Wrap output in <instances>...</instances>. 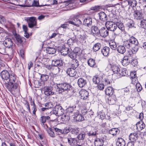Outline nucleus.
<instances>
[{"instance_id":"f257e3e1","label":"nucleus","mask_w":146,"mask_h":146,"mask_svg":"<svg viewBox=\"0 0 146 146\" xmlns=\"http://www.w3.org/2000/svg\"><path fill=\"white\" fill-rule=\"evenodd\" d=\"M1 76L3 80L7 81L5 84V87L12 94L14 95L19 90L20 82L13 72L3 70L1 73Z\"/></svg>"},{"instance_id":"f03ea898","label":"nucleus","mask_w":146,"mask_h":146,"mask_svg":"<svg viewBox=\"0 0 146 146\" xmlns=\"http://www.w3.org/2000/svg\"><path fill=\"white\" fill-rule=\"evenodd\" d=\"M56 86L57 87V90L59 93L64 92H68L70 90L72 87L70 84L66 83L57 84Z\"/></svg>"},{"instance_id":"7ed1b4c3","label":"nucleus","mask_w":146,"mask_h":146,"mask_svg":"<svg viewBox=\"0 0 146 146\" xmlns=\"http://www.w3.org/2000/svg\"><path fill=\"white\" fill-rule=\"evenodd\" d=\"M137 39L134 36H131L129 38L123 42V45L127 48L131 49L135 44H137Z\"/></svg>"},{"instance_id":"20e7f679","label":"nucleus","mask_w":146,"mask_h":146,"mask_svg":"<svg viewBox=\"0 0 146 146\" xmlns=\"http://www.w3.org/2000/svg\"><path fill=\"white\" fill-rule=\"evenodd\" d=\"M79 16L76 15L72 18H70L68 20L69 23L77 27H79L82 24V22L79 19Z\"/></svg>"},{"instance_id":"39448f33","label":"nucleus","mask_w":146,"mask_h":146,"mask_svg":"<svg viewBox=\"0 0 146 146\" xmlns=\"http://www.w3.org/2000/svg\"><path fill=\"white\" fill-rule=\"evenodd\" d=\"M3 44L5 47L14 49L15 44L11 38H7L5 39L3 42Z\"/></svg>"},{"instance_id":"423d86ee","label":"nucleus","mask_w":146,"mask_h":146,"mask_svg":"<svg viewBox=\"0 0 146 146\" xmlns=\"http://www.w3.org/2000/svg\"><path fill=\"white\" fill-rule=\"evenodd\" d=\"M27 21L28 23V27L30 28H32L37 25L36 20L35 17H27Z\"/></svg>"},{"instance_id":"0eeeda50","label":"nucleus","mask_w":146,"mask_h":146,"mask_svg":"<svg viewBox=\"0 0 146 146\" xmlns=\"http://www.w3.org/2000/svg\"><path fill=\"white\" fill-rule=\"evenodd\" d=\"M64 110L60 105H56L54 110V113L57 116L62 115L64 113Z\"/></svg>"},{"instance_id":"6e6552de","label":"nucleus","mask_w":146,"mask_h":146,"mask_svg":"<svg viewBox=\"0 0 146 146\" xmlns=\"http://www.w3.org/2000/svg\"><path fill=\"white\" fill-rule=\"evenodd\" d=\"M105 24L106 28L109 31L110 30L115 33L117 29V26L113 21H108L105 22Z\"/></svg>"},{"instance_id":"1a4fd4ad","label":"nucleus","mask_w":146,"mask_h":146,"mask_svg":"<svg viewBox=\"0 0 146 146\" xmlns=\"http://www.w3.org/2000/svg\"><path fill=\"white\" fill-rule=\"evenodd\" d=\"M116 26H117V29L115 32V34L118 35L121 32L124 33L125 32V27L123 23L121 22H120L116 24Z\"/></svg>"},{"instance_id":"9d476101","label":"nucleus","mask_w":146,"mask_h":146,"mask_svg":"<svg viewBox=\"0 0 146 146\" xmlns=\"http://www.w3.org/2000/svg\"><path fill=\"white\" fill-rule=\"evenodd\" d=\"M78 110V108H76V106H69L66 110V113L67 114H69L70 116H74V115Z\"/></svg>"},{"instance_id":"9b49d317","label":"nucleus","mask_w":146,"mask_h":146,"mask_svg":"<svg viewBox=\"0 0 146 146\" xmlns=\"http://www.w3.org/2000/svg\"><path fill=\"white\" fill-rule=\"evenodd\" d=\"M109 31L107 28L104 27H102L100 29L99 36H101L103 37H106L109 35Z\"/></svg>"},{"instance_id":"f8f14e48","label":"nucleus","mask_w":146,"mask_h":146,"mask_svg":"<svg viewBox=\"0 0 146 146\" xmlns=\"http://www.w3.org/2000/svg\"><path fill=\"white\" fill-rule=\"evenodd\" d=\"M133 15L134 19L137 20H141L143 18V13L141 10L135 11Z\"/></svg>"},{"instance_id":"ddd939ff","label":"nucleus","mask_w":146,"mask_h":146,"mask_svg":"<svg viewBox=\"0 0 146 146\" xmlns=\"http://www.w3.org/2000/svg\"><path fill=\"white\" fill-rule=\"evenodd\" d=\"M44 94L46 96L52 95L54 94L52 92L53 88L51 86H45L43 89Z\"/></svg>"},{"instance_id":"4468645a","label":"nucleus","mask_w":146,"mask_h":146,"mask_svg":"<svg viewBox=\"0 0 146 146\" xmlns=\"http://www.w3.org/2000/svg\"><path fill=\"white\" fill-rule=\"evenodd\" d=\"M92 23V19L90 17L85 18L83 20V25L88 27L90 26Z\"/></svg>"},{"instance_id":"2eb2a0df","label":"nucleus","mask_w":146,"mask_h":146,"mask_svg":"<svg viewBox=\"0 0 146 146\" xmlns=\"http://www.w3.org/2000/svg\"><path fill=\"white\" fill-rule=\"evenodd\" d=\"M73 116V118L76 120V121H81L84 119L83 116L80 114L79 110L76 112Z\"/></svg>"},{"instance_id":"dca6fc26","label":"nucleus","mask_w":146,"mask_h":146,"mask_svg":"<svg viewBox=\"0 0 146 146\" xmlns=\"http://www.w3.org/2000/svg\"><path fill=\"white\" fill-rule=\"evenodd\" d=\"M130 62V57L127 56H124L123 59L121 60V62L122 65L126 66L129 64Z\"/></svg>"},{"instance_id":"f3484780","label":"nucleus","mask_w":146,"mask_h":146,"mask_svg":"<svg viewBox=\"0 0 146 146\" xmlns=\"http://www.w3.org/2000/svg\"><path fill=\"white\" fill-rule=\"evenodd\" d=\"M86 131L85 130L81 129L77 135L76 138L79 139L84 140L85 139Z\"/></svg>"},{"instance_id":"a211bd4d","label":"nucleus","mask_w":146,"mask_h":146,"mask_svg":"<svg viewBox=\"0 0 146 146\" xmlns=\"http://www.w3.org/2000/svg\"><path fill=\"white\" fill-rule=\"evenodd\" d=\"M66 73L69 76L73 77L76 76L77 72L75 69L68 68L66 70Z\"/></svg>"},{"instance_id":"6ab92c4d","label":"nucleus","mask_w":146,"mask_h":146,"mask_svg":"<svg viewBox=\"0 0 146 146\" xmlns=\"http://www.w3.org/2000/svg\"><path fill=\"white\" fill-rule=\"evenodd\" d=\"M91 29L92 33L94 36L96 35L97 36H99L100 29H98V27L92 26L91 27Z\"/></svg>"},{"instance_id":"aec40b11","label":"nucleus","mask_w":146,"mask_h":146,"mask_svg":"<svg viewBox=\"0 0 146 146\" xmlns=\"http://www.w3.org/2000/svg\"><path fill=\"white\" fill-rule=\"evenodd\" d=\"M99 19L101 21L105 22L107 21L108 17L107 15L104 12H101L98 13Z\"/></svg>"},{"instance_id":"412c9836","label":"nucleus","mask_w":146,"mask_h":146,"mask_svg":"<svg viewBox=\"0 0 146 146\" xmlns=\"http://www.w3.org/2000/svg\"><path fill=\"white\" fill-rule=\"evenodd\" d=\"M110 48L107 46L103 47L101 49V52L103 55L106 57L108 56L110 54Z\"/></svg>"},{"instance_id":"4be33fe9","label":"nucleus","mask_w":146,"mask_h":146,"mask_svg":"<svg viewBox=\"0 0 146 146\" xmlns=\"http://www.w3.org/2000/svg\"><path fill=\"white\" fill-rule=\"evenodd\" d=\"M80 88H82L85 86L87 84L86 80L83 78H79L77 82Z\"/></svg>"},{"instance_id":"5701e85b","label":"nucleus","mask_w":146,"mask_h":146,"mask_svg":"<svg viewBox=\"0 0 146 146\" xmlns=\"http://www.w3.org/2000/svg\"><path fill=\"white\" fill-rule=\"evenodd\" d=\"M15 36L18 44H22L24 41L25 40V38L24 37H21L18 34H16Z\"/></svg>"},{"instance_id":"b1692460","label":"nucleus","mask_w":146,"mask_h":146,"mask_svg":"<svg viewBox=\"0 0 146 146\" xmlns=\"http://www.w3.org/2000/svg\"><path fill=\"white\" fill-rule=\"evenodd\" d=\"M70 51L68 48L66 47L65 45H64L62 46L60 52L62 55L65 56L67 54H68Z\"/></svg>"},{"instance_id":"393cba45","label":"nucleus","mask_w":146,"mask_h":146,"mask_svg":"<svg viewBox=\"0 0 146 146\" xmlns=\"http://www.w3.org/2000/svg\"><path fill=\"white\" fill-rule=\"evenodd\" d=\"M120 132L119 130L116 128H113L109 130V133L110 134L114 136L118 134Z\"/></svg>"},{"instance_id":"a878e982","label":"nucleus","mask_w":146,"mask_h":146,"mask_svg":"<svg viewBox=\"0 0 146 146\" xmlns=\"http://www.w3.org/2000/svg\"><path fill=\"white\" fill-rule=\"evenodd\" d=\"M136 126L138 130L141 131L145 127V123L142 121L138 122L136 124Z\"/></svg>"},{"instance_id":"bb28decb","label":"nucleus","mask_w":146,"mask_h":146,"mask_svg":"<svg viewBox=\"0 0 146 146\" xmlns=\"http://www.w3.org/2000/svg\"><path fill=\"white\" fill-rule=\"evenodd\" d=\"M77 139L76 138H68V142L70 146H75L76 145Z\"/></svg>"},{"instance_id":"cd10ccee","label":"nucleus","mask_w":146,"mask_h":146,"mask_svg":"<svg viewBox=\"0 0 146 146\" xmlns=\"http://www.w3.org/2000/svg\"><path fill=\"white\" fill-rule=\"evenodd\" d=\"M116 145L117 146H126L125 141L121 137L117 138L116 141Z\"/></svg>"},{"instance_id":"c85d7f7f","label":"nucleus","mask_w":146,"mask_h":146,"mask_svg":"<svg viewBox=\"0 0 146 146\" xmlns=\"http://www.w3.org/2000/svg\"><path fill=\"white\" fill-rule=\"evenodd\" d=\"M138 134L137 133L135 132L131 133L129 135V139L131 141L135 142L137 139Z\"/></svg>"},{"instance_id":"c756f323","label":"nucleus","mask_w":146,"mask_h":146,"mask_svg":"<svg viewBox=\"0 0 146 146\" xmlns=\"http://www.w3.org/2000/svg\"><path fill=\"white\" fill-rule=\"evenodd\" d=\"M104 143V140L102 138H97L94 141L95 146H102Z\"/></svg>"},{"instance_id":"7c9ffc66","label":"nucleus","mask_w":146,"mask_h":146,"mask_svg":"<svg viewBox=\"0 0 146 146\" xmlns=\"http://www.w3.org/2000/svg\"><path fill=\"white\" fill-rule=\"evenodd\" d=\"M102 79V77L100 78L98 75H96L93 76L92 78L93 82L95 84H98L100 83Z\"/></svg>"},{"instance_id":"2f4dec72","label":"nucleus","mask_w":146,"mask_h":146,"mask_svg":"<svg viewBox=\"0 0 146 146\" xmlns=\"http://www.w3.org/2000/svg\"><path fill=\"white\" fill-rule=\"evenodd\" d=\"M113 90L112 88L109 87L106 89L105 93L106 95L111 96L113 95Z\"/></svg>"},{"instance_id":"473e14b6","label":"nucleus","mask_w":146,"mask_h":146,"mask_svg":"<svg viewBox=\"0 0 146 146\" xmlns=\"http://www.w3.org/2000/svg\"><path fill=\"white\" fill-rule=\"evenodd\" d=\"M54 65H56L59 68L62 70L64 66L63 63V61L62 60H56L55 62V64Z\"/></svg>"},{"instance_id":"72a5a7b5","label":"nucleus","mask_w":146,"mask_h":146,"mask_svg":"<svg viewBox=\"0 0 146 146\" xmlns=\"http://www.w3.org/2000/svg\"><path fill=\"white\" fill-rule=\"evenodd\" d=\"M117 50L118 52L123 54L126 51L124 45L118 46L117 48Z\"/></svg>"},{"instance_id":"f704fd0d","label":"nucleus","mask_w":146,"mask_h":146,"mask_svg":"<svg viewBox=\"0 0 146 146\" xmlns=\"http://www.w3.org/2000/svg\"><path fill=\"white\" fill-rule=\"evenodd\" d=\"M111 70L114 73L117 74L118 73L121 68L119 66L114 65H111Z\"/></svg>"},{"instance_id":"c9c22d12","label":"nucleus","mask_w":146,"mask_h":146,"mask_svg":"<svg viewBox=\"0 0 146 146\" xmlns=\"http://www.w3.org/2000/svg\"><path fill=\"white\" fill-rule=\"evenodd\" d=\"M115 96L112 95V96H110L108 99V103L110 104L113 105L115 104L116 100Z\"/></svg>"},{"instance_id":"e433bc0d","label":"nucleus","mask_w":146,"mask_h":146,"mask_svg":"<svg viewBox=\"0 0 146 146\" xmlns=\"http://www.w3.org/2000/svg\"><path fill=\"white\" fill-rule=\"evenodd\" d=\"M50 118V117L49 116H41L40 119V124L42 125H44V123L46 122V120L49 119Z\"/></svg>"},{"instance_id":"4c0bfd02","label":"nucleus","mask_w":146,"mask_h":146,"mask_svg":"<svg viewBox=\"0 0 146 146\" xmlns=\"http://www.w3.org/2000/svg\"><path fill=\"white\" fill-rule=\"evenodd\" d=\"M80 94L81 96V99H86L88 95V92L86 90H82L80 92Z\"/></svg>"},{"instance_id":"58836bf2","label":"nucleus","mask_w":146,"mask_h":146,"mask_svg":"<svg viewBox=\"0 0 146 146\" xmlns=\"http://www.w3.org/2000/svg\"><path fill=\"white\" fill-rule=\"evenodd\" d=\"M61 70H62L61 69V68H59L56 65H53L51 71L53 72L54 74H56Z\"/></svg>"},{"instance_id":"ea45409f","label":"nucleus","mask_w":146,"mask_h":146,"mask_svg":"<svg viewBox=\"0 0 146 146\" xmlns=\"http://www.w3.org/2000/svg\"><path fill=\"white\" fill-rule=\"evenodd\" d=\"M47 52L50 54H54L56 51V50L54 48L48 47L46 48Z\"/></svg>"},{"instance_id":"a19ab883","label":"nucleus","mask_w":146,"mask_h":146,"mask_svg":"<svg viewBox=\"0 0 146 146\" xmlns=\"http://www.w3.org/2000/svg\"><path fill=\"white\" fill-rule=\"evenodd\" d=\"M36 74H38L40 76V80L43 81H46L48 79L49 77L48 75L46 74H41L38 73L37 72Z\"/></svg>"},{"instance_id":"79ce46f5","label":"nucleus","mask_w":146,"mask_h":146,"mask_svg":"<svg viewBox=\"0 0 146 146\" xmlns=\"http://www.w3.org/2000/svg\"><path fill=\"white\" fill-rule=\"evenodd\" d=\"M127 71L125 68H120L118 74L122 76H125L127 75Z\"/></svg>"},{"instance_id":"37998d69","label":"nucleus","mask_w":146,"mask_h":146,"mask_svg":"<svg viewBox=\"0 0 146 146\" xmlns=\"http://www.w3.org/2000/svg\"><path fill=\"white\" fill-rule=\"evenodd\" d=\"M101 46V44L99 42H98L94 45L92 50L94 52L97 51L100 49Z\"/></svg>"},{"instance_id":"c03bdc74","label":"nucleus","mask_w":146,"mask_h":146,"mask_svg":"<svg viewBox=\"0 0 146 146\" xmlns=\"http://www.w3.org/2000/svg\"><path fill=\"white\" fill-rule=\"evenodd\" d=\"M110 48L113 50H115L117 48L116 43L113 40H111L109 43Z\"/></svg>"},{"instance_id":"a18cd8bd","label":"nucleus","mask_w":146,"mask_h":146,"mask_svg":"<svg viewBox=\"0 0 146 146\" xmlns=\"http://www.w3.org/2000/svg\"><path fill=\"white\" fill-rule=\"evenodd\" d=\"M73 51L78 56H80L82 52V50L78 47H75Z\"/></svg>"},{"instance_id":"49530a36","label":"nucleus","mask_w":146,"mask_h":146,"mask_svg":"<svg viewBox=\"0 0 146 146\" xmlns=\"http://www.w3.org/2000/svg\"><path fill=\"white\" fill-rule=\"evenodd\" d=\"M81 129L78 128H72L70 129V130L72 134L78 135Z\"/></svg>"},{"instance_id":"de8ad7c7","label":"nucleus","mask_w":146,"mask_h":146,"mask_svg":"<svg viewBox=\"0 0 146 146\" xmlns=\"http://www.w3.org/2000/svg\"><path fill=\"white\" fill-rule=\"evenodd\" d=\"M88 64L91 67H93L95 65V60L92 58L89 59L88 61Z\"/></svg>"},{"instance_id":"09e8293b","label":"nucleus","mask_w":146,"mask_h":146,"mask_svg":"<svg viewBox=\"0 0 146 146\" xmlns=\"http://www.w3.org/2000/svg\"><path fill=\"white\" fill-rule=\"evenodd\" d=\"M138 43H139L138 41L137 40V44H134V46H133V47L131 48V50H132V51L134 52V53H135V54L138 51L139 48V46H138Z\"/></svg>"},{"instance_id":"8fccbe9b","label":"nucleus","mask_w":146,"mask_h":146,"mask_svg":"<svg viewBox=\"0 0 146 146\" xmlns=\"http://www.w3.org/2000/svg\"><path fill=\"white\" fill-rule=\"evenodd\" d=\"M68 56L72 59H76L77 55L74 53V51L72 50H70L68 54Z\"/></svg>"},{"instance_id":"3c124183","label":"nucleus","mask_w":146,"mask_h":146,"mask_svg":"<svg viewBox=\"0 0 146 146\" xmlns=\"http://www.w3.org/2000/svg\"><path fill=\"white\" fill-rule=\"evenodd\" d=\"M13 62L15 64V66L16 67H19L21 64L20 62L16 57L14 58Z\"/></svg>"},{"instance_id":"603ef678","label":"nucleus","mask_w":146,"mask_h":146,"mask_svg":"<svg viewBox=\"0 0 146 146\" xmlns=\"http://www.w3.org/2000/svg\"><path fill=\"white\" fill-rule=\"evenodd\" d=\"M75 0H69L64 2L65 6L69 5L72 6L71 5L75 3Z\"/></svg>"},{"instance_id":"864d4df0","label":"nucleus","mask_w":146,"mask_h":146,"mask_svg":"<svg viewBox=\"0 0 146 146\" xmlns=\"http://www.w3.org/2000/svg\"><path fill=\"white\" fill-rule=\"evenodd\" d=\"M79 39L80 41L83 42L86 38V36L85 33L81 34L79 36Z\"/></svg>"},{"instance_id":"5fc2aeb1","label":"nucleus","mask_w":146,"mask_h":146,"mask_svg":"<svg viewBox=\"0 0 146 146\" xmlns=\"http://www.w3.org/2000/svg\"><path fill=\"white\" fill-rule=\"evenodd\" d=\"M141 27L145 29H146V20L143 19L141 21Z\"/></svg>"},{"instance_id":"6e6d98bb","label":"nucleus","mask_w":146,"mask_h":146,"mask_svg":"<svg viewBox=\"0 0 146 146\" xmlns=\"http://www.w3.org/2000/svg\"><path fill=\"white\" fill-rule=\"evenodd\" d=\"M128 4L130 6H132L133 5V6L134 7L136 6L137 4L136 1V0H129L127 1Z\"/></svg>"},{"instance_id":"4d7b16f0","label":"nucleus","mask_w":146,"mask_h":146,"mask_svg":"<svg viewBox=\"0 0 146 146\" xmlns=\"http://www.w3.org/2000/svg\"><path fill=\"white\" fill-rule=\"evenodd\" d=\"M45 108H47V110L51 109L52 106V105L51 102H47L44 104Z\"/></svg>"},{"instance_id":"13d9d810","label":"nucleus","mask_w":146,"mask_h":146,"mask_svg":"<svg viewBox=\"0 0 146 146\" xmlns=\"http://www.w3.org/2000/svg\"><path fill=\"white\" fill-rule=\"evenodd\" d=\"M71 116H70L69 114L68 115L67 113H66V115H65L62 117L63 120H64L65 121H68L70 119V117Z\"/></svg>"},{"instance_id":"bf43d9fd","label":"nucleus","mask_w":146,"mask_h":146,"mask_svg":"<svg viewBox=\"0 0 146 146\" xmlns=\"http://www.w3.org/2000/svg\"><path fill=\"white\" fill-rule=\"evenodd\" d=\"M51 127L54 128L55 131L58 134H60L61 133H63V130H62L56 127H54L52 126L53 125H51Z\"/></svg>"},{"instance_id":"052dcab7","label":"nucleus","mask_w":146,"mask_h":146,"mask_svg":"<svg viewBox=\"0 0 146 146\" xmlns=\"http://www.w3.org/2000/svg\"><path fill=\"white\" fill-rule=\"evenodd\" d=\"M83 140L82 139H79L78 140L77 139V141L76 142V146H79V145H83Z\"/></svg>"},{"instance_id":"680f3d73","label":"nucleus","mask_w":146,"mask_h":146,"mask_svg":"<svg viewBox=\"0 0 146 146\" xmlns=\"http://www.w3.org/2000/svg\"><path fill=\"white\" fill-rule=\"evenodd\" d=\"M131 63L133 66H136L138 64V62L137 60L136 59H133L131 60Z\"/></svg>"},{"instance_id":"e2e57ef3","label":"nucleus","mask_w":146,"mask_h":146,"mask_svg":"<svg viewBox=\"0 0 146 146\" xmlns=\"http://www.w3.org/2000/svg\"><path fill=\"white\" fill-rule=\"evenodd\" d=\"M34 105V106H33V107L32 108V109L33 110V115L35 116H36V112L37 111V109L36 105Z\"/></svg>"},{"instance_id":"0e129e2a","label":"nucleus","mask_w":146,"mask_h":146,"mask_svg":"<svg viewBox=\"0 0 146 146\" xmlns=\"http://www.w3.org/2000/svg\"><path fill=\"white\" fill-rule=\"evenodd\" d=\"M112 20L113 21V22L116 25L117 23H120V22H121L119 19L117 17L113 18V19H112Z\"/></svg>"},{"instance_id":"69168bd1","label":"nucleus","mask_w":146,"mask_h":146,"mask_svg":"<svg viewBox=\"0 0 146 146\" xmlns=\"http://www.w3.org/2000/svg\"><path fill=\"white\" fill-rule=\"evenodd\" d=\"M128 27L129 28H132L133 27L135 28V27H134V23L133 21H131L129 22L127 24Z\"/></svg>"},{"instance_id":"338daca9","label":"nucleus","mask_w":146,"mask_h":146,"mask_svg":"<svg viewBox=\"0 0 146 146\" xmlns=\"http://www.w3.org/2000/svg\"><path fill=\"white\" fill-rule=\"evenodd\" d=\"M136 87L138 92H140L142 89V87L139 83L137 84H136Z\"/></svg>"},{"instance_id":"774afa93","label":"nucleus","mask_w":146,"mask_h":146,"mask_svg":"<svg viewBox=\"0 0 146 146\" xmlns=\"http://www.w3.org/2000/svg\"><path fill=\"white\" fill-rule=\"evenodd\" d=\"M121 91L122 92H124V95H127L129 93V90L128 88H126L123 89Z\"/></svg>"}]
</instances>
